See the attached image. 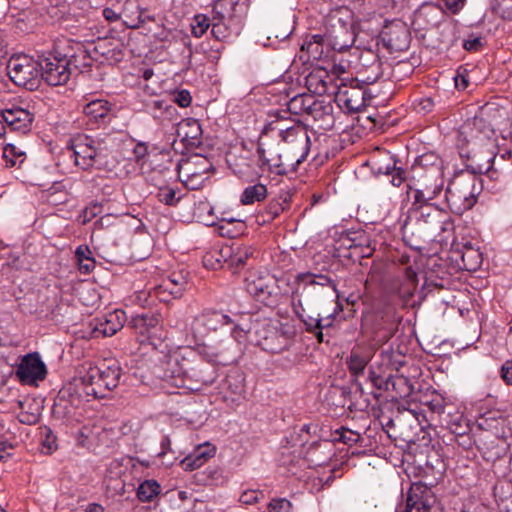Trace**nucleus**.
Instances as JSON below:
<instances>
[{
	"label": "nucleus",
	"mask_w": 512,
	"mask_h": 512,
	"mask_svg": "<svg viewBox=\"0 0 512 512\" xmlns=\"http://www.w3.org/2000/svg\"><path fill=\"white\" fill-rule=\"evenodd\" d=\"M213 171L214 167L208 156L200 157L199 160H194V177Z\"/></svg>",
	"instance_id": "obj_44"
},
{
	"label": "nucleus",
	"mask_w": 512,
	"mask_h": 512,
	"mask_svg": "<svg viewBox=\"0 0 512 512\" xmlns=\"http://www.w3.org/2000/svg\"><path fill=\"white\" fill-rule=\"evenodd\" d=\"M392 381V376L389 375L386 378L382 375L376 383H373V386L378 390L389 391L390 390V382Z\"/></svg>",
	"instance_id": "obj_64"
},
{
	"label": "nucleus",
	"mask_w": 512,
	"mask_h": 512,
	"mask_svg": "<svg viewBox=\"0 0 512 512\" xmlns=\"http://www.w3.org/2000/svg\"><path fill=\"white\" fill-rule=\"evenodd\" d=\"M191 125V118H185L177 124L176 128V142L179 140V144H182L184 150L187 152H190L192 149V136L190 135Z\"/></svg>",
	"instance_id": "obj_30"
},
{
	"label": "nucleus",
	"mask_w": 512,
	"mask_h": 512,
	"mask_svg": "<svg viewBox=\"0 0 512 512\" xmlns=\"http://www.w3.org/2000/svg\"><path fill=\"white\" fill-rule=\"evenodd\" d=\"M360 439V435L357 433H354L353 431H350L348 429H342V432L340 433L339 440L342 441L345 444L352 445L354 443H357Z\"/></svg>",
	"instance_id": "obj_57"
},
{
	"label": "nucleus",
	"mask_w": 512,
	"mask_h": 512,
	"mask_svg": "<svg viewBox=\"0 0 512 512\" xmlns=\"http://www.w3.org/2000/svg\"><path fill=\"white\" fill-rule=\"evenodd\" d=\"M477 152H474L473 148H468L467 157L472 161L471 167L474 173H488L492 169L494 159L486 160L484 148H478Z\"/></svg>",
	"instance_id": "obj_26"
},
{
	"label": "nucleus",
	"mask_w": 512,
	"mask_h": 512,
	"mask_svg": "<svg viewBox=\"0 0 512 512\" xmlns=\"http://www.w3.org/2000/svg\"><path fill=\"white\" fill-rule=\"evenodd\" d=\"M172 96L173 101L183 108L190 106L192 102V96L186 89L176 90L173 92Z\"/></svg>",
	"instance_id": "obj_49"
},
{
	"label": "nucleus",
	"mask_w": 512,
	"mask_h": 512,
	"mask_svg": "<svg viewBox=\"0 0 512 512\" xmlns=\"http://www.w3.org/2000/svg\"><path fill=\"white\" fill-rule=\"evenodd\" d=\"M495 10L503 18L512 20V0H496Z\"/></svg>",
	"instance_id": "obj_50"
},
{
	"label": "nucleus",
	"mask_w": 512,
	"mask_h": 512,
	"mask_svg": "<svg viewBox=\"0 0 512 512\" xmlns=\"http://www.w3.org/2000/svg\"><path fill=\"white\" fill-rule=\"evenodd\" d=\"M462 261L467 270H475L481 264V253L472 248H468L462 254Z\"/></svg>",
	"instance_id": "obj_38"
},
{
	"label": "nucleus",
	"mask_w": 512,
	"mask_h": 512,
	"mask_svg": "<svg viewBox=\"0 0 512 512\" xmlns=\"http://www.w3.org/2000/svg\"><path fill=\"white\" fill-rule=\"evenodd\" d=\"M42 445L44 447L47 448L48 452H52L54 450H56L57 448V444H56V441H57V437L54 435L53 431L48 428V427H44L42 429Z\"/></svg>",
	"instance_id": "obj_48"
},
{
	"label": "nucleus",
	"mask_w": 512,
	"mask_h": 512,
	"mask_svg": "<svg viewBox=\"0 0 512 512\" xmlns=\"http://www.w3.org/2000/svg\"><path fill=\"white\" fill-rule=\"evenodd\" d=\"M387 41L390 47L402 50L408 44L409 33L404 26H399L395 30H391L386 34Z\"/></svg>",
	"instance_id": "obj_34"
},
{
	"label": "nucleus",
	"mask_w": 512,
	"mask_h": 512,
	"mask_svg": "<svg viewBox=\"0 0 512 512\" xmlns=\"http://www.w3.org/2000/svg\"><path fill=\"white\" fill-rule=\"evenodd\" d=\"M260 497H263V493L258 490H247L244 491L239 498V501L246 505H251L259 501Z\"/></svg>",
	"instance_id": "obj_52"
},
{
	"label": "nucleus",
	"mask_w": 512,
	"mask_h": 512,
	"mask_svg": "<svg viewBox=\"0 0 512 512\" xmlns=\"http://www.w3.org/2000/svg\"><path fill=\"white\" fill-rule=\"evenodd\" d=\"M256 344L270 353H279L287 345L285 336L267 320L257 321L254 325Z\"/></svg>",
	"instance_id": "obj_8"
},
{
	"label": "nucleus",
	"mask_w": 512,
	"mask_h": 512,
	"mask_svg": "<svg viewBox=\"0 0 512 512\" xmlns=\"http://www.w3.org/2000/svg\"><path fill=\"white\" fill-rule=\"evenodd\" d=\"M257 154L259 161L263 166H268L270 170H274L279 175H284L290 169L289 165H285V154L266 151L261 144L258 145Z\"/></svg>",
	"instance_id": "obj_22"
},
{
	"label": "nucleus",
	"mask_w": 512,
	"mask_h": 512,
	"mask_svg": "<svg viewBox=\"0 0 512 512\" xmlns=\"http://www.w3.org/2000/svg\"><path fill=\"white\" fill-rule=\"evenodd\" d=\"M216 454V446L210 442H204L194 446V469L201 467Z\"/></svg>",
	"instance_id": "obj_27"
},
{
	"label": "nucleus",
	"mask_w": 512,
	"mask_h": 512,
	"mask_svg": "<svg viewBox=\"0 0 512 512\" xmlns=\"http://www.w3.org/2000/svg\"><path fill=\"white\" fill-rule=\"evenodd\" d=\"M103 143L91 136L83 135L74 140L75 164L83 170L92 168L103 152Z\"/></svg>",
	"instance_id": "obj_7"
},
{
	"label": "nucleus",
	"mask_w": 512,
	"mask_h": 512,
	"mask_svg": "<svg viewBox=\"0 0 512 512\" xmlns=\"http://www.w3.org/2000/svg\"><path fill=\"white\" fill-rule=\"evenodd\" d=\"M485 45V39L481 36H470L463 41V48L469 52H478Z\"/></svg>",
	"instance_id": "obj_47"
},
{
	"label": "nucleus",
	"mask_w": 512,
	"mask_h": 512,
	"mask_svg": "<svg viewBox=\"0 0 512 512\" xmlns=\"http://www.w3.org/2000/svg\"><path fill=\"white\" fill-rule=\"evenodd\" d=\"M40 58L21 54L12 56L7 63V71L10 79L17 86L28 90H35L40 84Z\"/></svg>",
	"instance_id": "obj_6"
},
{
	"label": "nucleus",
	"mask_w": 512,
	"mask_h": 512,
	"mask_svg": "<svg viewBox=\"0 0 512 512\" xmlns=\"http://www.w3.org/2000/svg\"><path fill=\"white\" fill-rule=\"evenodd\" d=\"M92 256V252L86 245H80L76 248L75 257L77 262H83L86 258Z\"/></svg>",
	"instance_id": "obj_62"
},
{
	"label": "nucleus",
	"mask_w": 512,
	"mask_h": 512,
	"mask_svg": "<svg viewBox=\"0 0 512 512\" xmlns=\"http://www.w3.org/2000/svg\"><path fill=\"white\" fill-rule=\"evenodd\" d=\"M122 23L131 29L139 28L151 19L148 11L140 7L136 0L121 2Z\"/></svg>",
	"instance_id": "obj_17"
},
{
	"label": "nucleus",
	"mask_w": 512,
	"mask_h": 512,
	"mask_svg": "<svg viewBox=\"0 0 512 512\" xmlns=\"http://www.w3.org/2000/svg\"><path fill=\"white\" fill-rule=\"evenodd\" d=\"M81 383L84 386V392L88 396H93L95 398H104L108 390L103 387L102 379L95 378L93 382H88L85 379V374L81 376Z\"/></svg>",
	"instance_id": "obj_35"
},
{
	"label": "nucleus",
	"mask_w": 512,
	"mask_h": 512,
	"mask_svg": "<svg viewBox=\"0 0 512 512\" xmlns=\"http://www.w3.org/2000/svg\"><path fill=\"white\" fill-rule=\"evenodd\" d=\"M176 192L171 188H161L157 194L158 200L166 205H174L177 200Z\"/></svg>",
	"instance_id": "obj_51"
},
{
	"label": "nucleus",
	"mask_w": 512,
	"mask_h": 512,
	"mask_svg": "<svg viewBox=\"0 0 512 512\" xmlns=\"http://www.w3.org/2000/svg\"><path fill=\"white\" fill-rule=\"evenodd\" d=\"M86 50L79 47L78 52L71 55L49 53L40 57V76L48 85L60 86L66 84L71 76V66L78 68L77 58H85Z\"/></svg>",
	"instance_id": "obj_4"
},
{
	"label": "nucleus",
	"mask_w": 512,
	"mask_h": 512,
	"mask_svg": "<svg viewBox=\"0 0 512 512\" xmlns=\"http://www.w3.org/2000/svg\"><path fill=\"white\" fill-rule=\"evenodd\" d=\"M95 259L93 256L86 258L83 262H78L79 270L82 273L88 274L95 268Z\"/></svg>",
	"instance_id": "obj_61"
},
{
	"label": "nucleus",
	"mask_w": 512,
	"mask_h": 512,
	"mask_svg": "<svg viewBox=\"0 0 512 512\" xmlns=\"http://www.w3.org/2000/svg\"><path fill=\"white\" fill-rule=\"evenodd\" d=\"M311 41L302 45V49H306L307 52L313 56V58H317L322 53V49L320 48L322 36L321 35H313L311 37Z\"/></svg>",
	"instance_id": "obj_43"
},
{
	"label": "nucleus",
	"mask_w": 512,
	"mask_h": 512,
	"mask_svg": "<svg viewBox=\"0 0 512 512\" xmlns=\"http://www.w3.org/2000/svg\"><path fill=\"white\" fill-rule=\"evenodd\" d=\"M125 312L115 310L106 315L104 320H98L95 324L93 333L95 337H110L116 334L124 325Z\"/></svg>",
	"instance_id": "obj_18"
},
{
	"label": "nucleus",
	"mask_w": 512,
	"mask_h": 512,
	"mask_svg": "<svg viewBox=\"0 0 512 512\" xmlns=\"http://www.w3.org/2000/svg\"><path fill=\"white\" fill-rule=\"evenodd\" d=\"M282 141L286 144L281 150L285 154V165L296 169L309 154L310 137L307 131L298 125L280 130Z\"/></svg>",
	"instance_id": "obj_5"
},
{
	"label": "nucleus",
	"mask_w": 512,
	"mask_h": 512,
	"mask_svg": "<svg viewBox=\"0 0 512 512\" xmlns=\"http://www.w3.org/2000/svg\"><path fill=\"white\" fill-rule=\"evenodd\" d=\"M85 103L82 106V113L86 119L87 125L91 128L104 124L108 121L112 105L105 99H85Z\"/></svg>",
	"instance_id": "obj_13"
},
{
	"label": "nucleus",
	"mask_w": 512,
	"mask_h": 512,
	"mask_svg": "<svg viewBox=\"0 0 512 512\" xmlns=\"http://www.w3.org/2000/svg\"><path fill=\"white\" fill-rule=\"evenodd\" d=\"M413 197L415 203H426L434 199V194L431 191H423L421 188H416L413 191Z\"/></svg>",
	"instance_id": "obj_55"
},
{
	"label": "nucleus",
	"mask_w": 512,
	"mask_h": 512,
	"mask_svg": "<svg viewBox=\"0 0 512 512\" xmlns=\"http://www.w3.org/2000/svg\"><path fill=\"white\" fill-rule=\"evenodd\" d=\"M303 322L306 326V330L310 333L314 332V330H316L318 328H324L326 326H330V324H331L330 322L327 324H323L322 319L312 318V317H308V319H304Z\"/></svg>",
	"instance_id": "obj_58"
},
{
	"label": "nucleus",
	"mask_w": 512,
	"mask_h": 512,
	"mask_svg": "<svg viewBox=\"0 0 512 512\" xmlns=\"http://www.w3.org/2000/svg\"><path fill=\"white\" fill-rule=\"evenodd\" d=\"M334 456L332 443L323 441L321 443H313L306 452L307 461L311 466H324Z\"/></svg>",
	"instance_id": "obj_20"
},
{
	"label": "nucleus",
	"mask_w": 512,
	"mask_h": 512,
	"mask_svg": "<svg viewBox=\"0 0 512 512\" xmlns=\"http://www.w3.org/2000/svg\"><path fill=\"white\" fill-rule=\"evenodd\" d=\"M160 324V315L152 311H146L132 315L128 326L132 328L136 334L142 337L141 342L149 338L152 331Z\"/></svg>",
	"instance_id": "obj_16"
},
{
	"label": "nucleus",
	"mask_w": 512,
	"mask_h": 512,
	"mask_svg": "<svg viewBox=\"0 0 512 512\" xmlns=\"http://www.w3.org/2000/svg\"><path fill=\"white\" fill-rule=\"evenodd\" d=\"M222 480V475L219 469L209 467L205 471L197 472L194 474V484L197 485H217Z\"/></svg>",
	"instance_id": "obj_33"
},
{
	"label": "nucleus",
	"mask_w": 512,
	"mask_h": 512,
	"mask_svg": "<svg viewBox=\"0 0 512 512\" xmlns=\"http://www.w3.org/2000/svg\"><path fill=\"white\" fill-rule=\"evenodd\" d=\"M203 266L207 269L215 270L221 266L220 260L217 258L216 252H207L202 257Z\"/></svg>",
	"instance_id": "obj_54"
},
{
	"label": "nucleus",
	"mask_w": 512,
	"mask_h": 512,
	"mask_svg": "<svg viewBox=\"0 0 512 512\" xmlns=\"http://www.w3.org/2000/svg\"><path fill=\"white\" fill-rule=\"evenodd\" d=\"M16 374L22 382L31 384L43 380L47 375V369L40 355L34 352L22 357Z\"/></svg>",
	"instance_id": "obj_9"
},
{
	"label": "nucleus",
	"mask_w": 512,
	"mask_h": 512,
	"mask_svg": "<svg viewBox=\"0 0 512 512\" xmlns=\"http://www.w3.org/2000/svg\"><path fill=\"white\" fill-rule=\"evenodd\" d=\"M122 369L117 361L103 363L101 366H90L85 372V379L93 382L95 378L102 379L103 387L108 392L119 385Z\"/></svg>",
	"instance_id": "obj_10"
},
{
	"label": "nucleus",
	"mask_w": 512,
	"mask_h": 512,
	"mask_svg": "<svg viewBox=\"0 0 512 512\" xmlns=\"http://www.w3.org/2000/svg\"><path fill=\"white\" fill-rule=\"evenodd\" d=\"M372 355L369 352L360 349H352L350 355L346 359V364L350 374L354 377H359L364 374V371L371 361Z\"/></svg>",
	"instance_id": "obj_23"
},
{
	"label": "nucleus",
	"mask_w": 512,
	"mask_h": 512,
	"mask_svg": "<svg viewBox=\"0 0 512 512\" xmlns=\"http://www.w3.org/2000/svg\"><path fill=\"white\" fill-rule=\"evenodd\" d=\"M401 385L406 387L405 395H409L411 392V387L408 385V379L404 376H399V377L392 376V381L390 382V389L397 390V386H401Z\"/></svg>",
	"instance_id": "obj_60"
},
{
	"label": "nucleus",
	"mask_w": 512,
	"mask_h": 512,
	"mask_svg": "<svg viewBox=\"0 0 512 512\" xmlns=\"http://www.w3.org/2000/svg\"><path fill=\"white\" fill-rule=\"evenodd\" d=\"M232 324H234V327L232 329V336L239 343L246 338L247 334L251 333L252 330H254V326L247 328L246 326L235 323L234 321Z\"/></svg>",
	"instance_id": "obj_53"
},
{
	"label": "nucleus",
	"mask_w": 512,
	"mask_h": 512,
	"mask_svg": "<svg viewBox=\"0 0 512 512\" xmlns=\"http://www.w3.org/2000/svg\"><path fill=\"white\" fill-rule=\"evenodd\" d=\"M379 172L391 175V183L396 187H399L405 180V171L402 170L401 168H396L395 163L393 164V166L387 165L384 171L382 170V168H379Z\"/></svg>",
	"instance_id": "obj_41"
},
{
	"label": "nucleus",
	"mask_w": 512,
	"mask_h": 512,
	"mask_svg": "<svg viewBox=\"0 0 512 512\" xmlns=\"http://www.w3.org/2000/svg\"><path fill=\"white\" fill-rule=\"evenodd\" d=\"M246 290L257 301L266 303L273 293V280L266 277L248 279Z\"/></svg>",
	"instance_id": "obj_21"
},
{
	"label": "nucleus",
	"mask_w": 512,
	"mask_h": 512,
	"mask_svg": "<svg viewBox=\"0 0 512 512\" xmlns=\"http://www.w3.org/2000/svg\"><path fill=\"white\" fill-rule=\"evenodd\" d=\"M299 282L311 285L331 286L336 290L335 282L326 275H316L313 273H301L297 276Z\"/></svg>",
	"instance_id": "obj_36"
},
{
	"label": "nucleus",
	"mask_w": 512,
	"mask_h": 512,
	"mask_svg": "<svg viewBox=\"0 0 512 512\" xmlns=\"http://www.w3.org/2000/svg\"><path fill=\"white\" fill-rule=\"evenodd\" d=\"M501 378L507 385H512V360H507L502 365Z\"/></svg>",
	"instance_id": "obj_59"
},
{
	"label": "nucleus",
	"mask_w": 512,
	"mask_h": 512,
	"mask_svg": "<svg viewBox=\"0 0 512 512\" xmlns=\"http://www.w3.org/2000/svg\"><path fill=\"white\" fill-rule=\"evenodd\" d=\"M191 354L190 348H179V350L175 353V361L179 365V373L183 375H188L192 370L191 360L189 359V355Z\"/></svg>",
	"instance_id": "obj_37"
},
{
	"label": "nucleus",
	"mask_w": 512,
	"mask_h": 512,
	"mask_svg": "<svg viewBox=\"0 0 512 512\" xmlns=\"http://www.w3.org/2000/svg\"><path fill=\"white\" fill-rule=\"evenodd\" d=\"M161 491L160 485L155 480H145L137 489V497L141 502H150Z\"/></svg>",
	"instance_id": "obj_32"
},
{
	"label": "nucleus",
	"mask_w": 512,
	"mask_h": 512,
	"mask_svg": "<svg viewBox=\"0 0 512 512\" xmlns=\"http://www.w3.org/2000/svg\"><path fill=\"white\" fill-rule=\"evenodd\" d=\"M212 150L213 145L210 142L196 141V136H194V160H199L204 156L210 158Z\"/></svg>",
	"instance_id": "obj_42"
},
{
	"label": "nucleus",
	"mask_w": 512,
	"mask_h": 512,
	"mask_svg": "<svg viewBox=\"0 0 512 512\" xmlns=\"http://www.w3.org/2000/svg\"><path fill=\"white\" fill-rule=\"evenodd\" d=\"M460 137L477 152L478 148H484L486 160L496 157L495 130L488 120L487 109L482 107L473 118L467 119L460 128Z\"/></svg>",
	"instance_id": "obj_1"
},
{
	"label": "nucleus",
	"mask_w": 512,
	"mask_h": 512,
	"mask_svg": "<svg viewBox=\"0 0 512 512\" xmlns=\"http://www.w3.org/2000/svg\"><path fill=\"white\" fill-rule=\"evenodd\" d=\"M405 277H406V280H407V282L409 284V289L407 290L406 293L409 296H412L413 295V289L416 288L417 282H418L417 273L411 267H407L405 269Z\"/></svg>",
	"instance_id": "obj_56"
},
{
	"label": "nucleus",
	"mask_w": 512,
	"mask_h": 512,
	"mask_svg": "<svg viewBox=\"0 0 512 512\" xmlns=\"http://www.w3.org/2000/svg\"><path fill=\"white\" fill-rule=\"evenodd\" d=\"M337 99L351 112H359L365 108V90L357 79H351L350 86L341 83L338 87Z\"/></svg>",
	"instance_id": "obj_11"
},
{
	"label": "nucleus",
	"mask_w": 512,
	"mask_h": 512,
	"mask_svg": "<svg viewBox=\"0 0 512 512\" xmlns=\"http://www.w3.org/2000/svg\"><path fill=\"white\" fill-rule=\"evenodd\" d=\"M196 321L206 331H216L224 325L233 323L227 314L214 309H205L196 317Z\"/></svg>",
	"instance_id": "obj_19"
},
{
	"label": "nucleus",
	"mask_w": 512,
	"mask_h": 512,
	"mask_svg": "<svg viewBox=\"0 0 512 512\" xmlns=\"http://www.w3.org/2000/svg\"><path fill=\"white\" fill-rule=\"evenodd\" d=\"M227 163L233 173L244 181L253 180L257 175L253 162L250 159V152L245 149H242L239 155L230 152L227 155Z\"/></svg>",
	"instance_id": "obj_15"
},
{
	"label": "nucleus",
	"mask_w": 512,
	"mask_h": 512,
	"mask_svg": "<svg viewBox=\"0 0 512 512\" xmlns=\"http://www.w3.org/2000/svg\"><path fill=\"white\" fill-rule=\"evenodd\" d=\"M419 188H421L423 191H431L434 194V198L441 192L442 190V183H420Z\"/></svg>",
	"instance_id": "obj_63"
},
{
	"label": "nucleus",
	"mask_w": 512,
	"mask_h": 512,
	"mask_svg": "<svg viewBox=\"0 0 512 512\" xmlns=\"http://www.w3.org/2000/svg\"><path fill=\"white\" fill-rule=\"evenodd\" d=\"M292 504L285 498L272 499L268 504V512H291Z\"/></svg>",
	"instance_id": "obj_45"
},
{
	"label": "nucleus",
	"mask_w": 512,
	"mask_h": 512,
	"mask_svg": "<svg viewBox=\"0 0 512 512\" xmlns=\"http://www.w3.org/2000/svg\"><path fill=\"white\" fill-rule=\"evenodd\" d=\"M440 215L430 206H422L414 210L403 225L404 237L419 244L431 241L443 231Z\"/></svg>",
	"instance_id": "obj_2"
},
{
	"label": "nucleus",
	"mask_w": 512,
	"mask_h": 512,
	"mask_svg": "<svg viewBox=\"0 0 512 512\" xmlns=\"http://www.w3.org/2000/svg\"><path fill=\"white\" fill-rule=\"evenodd\" d=\"M102 15L109 23L122 21L121 2L117 1L111 6L104 7Z\"/></svg>",
	"instance_id": "obj_40"
},
{
	"label": "nucleus",
	"mask_w": 512,
	"mask_h": 512,
	"mask_svg": "<svg viewBox=\"0 0 512 512\" xmlns=\"http://www.w3.org/2000/svg\"><path fill=\"white\" fill-rule=\"evenodd\" d=\"M0 115L4 125L12 131L25 134L32 128L34 115L27 109L13 106L11 108L3 109L0 112Z\"/></svg>",
	"instance_id": "obj_12"
},
{
	"label": "nucleus",
	"mask_w": 512,
	"mask_h": 512,
	"mask_svg": "<svg viewBox=\"0 0 512 512\" xmlns=\"http://www.w3.org/2000/svg\"><path fill=\"white\" fill-rule=\"evenodd\" d=\"M289 205L287 196L280 199H274L269 202L262 212L263 221H272L278 217Z\"/></svg>",
	"instance_id": "obj_31"
},
{
	"label": "nucleus",
	"mask_w": 512,
	"mask_h": 512,
	"mask_svg": "<svg viewBox=\"0 0 512 512\" xmlns=\"http://www.w3.org/2000/svg\"><path fill=\"white\" fill-rule=\"evenodd\" d=\"M197 217L199 223L205 226H214L217 223L218 217L214 214V208L204 201H200L194 210V217Z\"/></svg>",
	"instance_id": "obj_28"
},
{
	"label": "nucleus",
	"mask_w": 512,
	"mask_h": 512,
	"mask_svg": "<svg viewBox=\"0 0 512 512\" xmlns=\"http://www.w3.org/2000/svg\"><path fill=\"white\" fill-rule=\"evenodd\" d=\"M436 499L430 489L413 485L407 495L406 512H431Z\"/></svg>",
	"instance_id": "obj_14"
},
{
	"label": "nucleus",
	"mask_w": 512,
	"mask_h": 512,
	"mask_svg": "<svg viewBox=\"0 0 512 512\" xmlns=\"http://www.w3.org/2000/svg\"><path fill=\"white\" fill-rule=\"evenodd\" d=\"M479 193L480 187L476 175L461 173L450 181L445 197L450 210L454 214L461 215L475 205Z\"/></svg>",
	"instance_id": "obj_3"
},
{
	"label": "nucleus",
	"mask_w": 512,
	"mask_h": 512,
	"mask_svg": "<svg viewBox=\"0 0 512 512\" xmlns=\"http://www.w3.org/2000/svg\"><path fill=\"white\" fill-rule=\"evenodd\" d=\"M210 26V20L205 15L194 16V37L202 36Z\"/></svg>",
	"instance_id": "obj_46"
},
{
	"label": "nucleus",
	"mask_w": 512,
	"mask_h": 512,
	"mask_svg": "<svg viewBox=\"0 0 512 512\" xmlns=\"http://www.w3.org/2000/svg\"><path fill=\"white\" fill-rule=\"evenodd\" d=\"M3 157L6 160L7 166H21L26 159V153L21 147L15 144H7L3 148Z\"/></svg>",
	"instance_id": "obj_29"
},
{
	"label": "nucleus",
	"mask_w": 512,
	"mask_h": 512,
	"mask_svg": "<svg viewBox=\"0 0 512 512\" xmlns=\"http://www.w3.org/2000/svg\"><path fill=\"white\" fill-rule=\"evenodd\" d=\"M256 250L249 246L238 248L232 257V263L236 266H244L250 257H254Z\"/></svg>",
	"instance_id": "obj_39"
},
{
	"label": "nucleus",
	"mask_w": 512,
	"mask_h": 512,
	"mask_svg": "<svg viewBox=\"0 0 512 512\" xmlns=\"http://www.w3.org/2000/svg\"><path fill=\"white\" fill-rule=\"evenodd\" d=\"M95 51L99 53L104 60L110 63H118L124 58L123 45L119 42L114 44L107 41H100L95 46Z\"/></svg>",
	"instance_id": "obj_24"
},
{
	"label": "nucleus",
	"mask_w": 512,
	"mask_h": 512,
	"mask_svg": "<svg viewBox=\"0 0 512 512\" xmlns=\"http://www.w3.org/2000/svg\"><path fill=\"white\" fill-rule=\"evenodd\" d=\"M267 194L266 185L262 183L249 185L243 190L240 196V202L242 205H252L255 202L263 201L267 197Z\"/></svg>",
	"instance_id": "obj_25"
}]
</instances>
